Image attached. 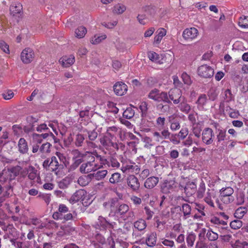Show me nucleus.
<instances>
[{
  "instance_id": "1",
  "label": "nucleus",
  "mask_w": 248,
  "mask_h": 248,
  "mask_svg": "<svg viewBox=\"0 0 248 248\" xmlns=\"http://www.w3.org/2000/svg\"><path fill=\"white\" fill-rule=\"evenodd\" d=\"M55 154L56 156L46 159L43 163V167L58 175L67 167V159L65 156L60 152H57Z\"/></svg>"
},
{
  "instance_id": "2",
  "label": "nucleus",
  "mask_w": 248,
  "mask_h": 248,
  "mask_svg": "<svg viewBox=\"0 0 248 248\" xmlns=\"http://www.w3.org/2000/svg\"><path fill=\"white\" fill-rule=\"evenodd\" d=\"M116 138L112 133L106 134L100 139V142L101 144L107 150H119L118 145L116 142Z\"/></svg>"
},
{
  "instance_id": "3",
  "label": "nucleus",
  "mask_w": 248,
  "mask_h": 248,
  "mask_svg": "<svg viewBox=\"0 0 248 248\" xmlns=\"http://www.w3.org/2000/svg\"><path fill=\"white\" fill-rule=\"evenodd\" d=\"M215 134L212 128H205L202 134V142L206 145H209L213 143L214 141Z\"/></svg>"
},
{
  "instance_id": "4",
  "label": "nucleus",
  "mask_w": 248,
  "mask_h": 248,
  "mask_svg": "<svg viewBox=\"0 0 248 248\" xmlns=\"http://www.w3.org/2000/svg\"><path fill=\"white\" fill-rule=\"evenodd\" d=\"M197 73L202 78H211L214 74V70L212 67L207 64H203L198 67Z\"/></svg>"
},
{
  "instance_id": "5",
  "label": "nucleus",
  "mask_w": 248,
  "mask_h": 248,
  "mask_svg": "<svg viewBox=\"0 0 248 248\" xmlns=\"http://www.w3.org/2000/svg\"><path fill=\"white\" fill-rule=\"evenodd\" d=\"M95 159L93 156H92L91 160L86 163H83L80 167V171L83 173H88L92 171H95L97 170V167L94 162Z\"/></svg>"
},
{
  "instance_id": "6",
  "label": "nucleus",
  "mask_w": 248,
  "mask_h": 248,
  "mask_svg": "<svg viewBox=\"0 0 248 248\" xmlns=\"http://www.w3.org/2000/svg\"><path fill=\"white\" fill-rule=\"evenodd\" d=\"M169 99L172 100L174 104H178L185 97L182 95L181 91L178 89L170 90L169 93Z\"/></svg>"
},
{
  "instance_id": "7",
  "label": "nucleus",
  "mask_w": 248,
  "mask_h": 248,
  "mask_svg": "<svg viewBox=\"0 0 248 248\" xmlns=\"http://www.w3.org/2000/svg\"><path fill=\"white\" fill-rule=\"evenodd\" d=\"M34 57V54L32 49L29 47L23 49L21 53V59L24 63H30Z\"/></svg>"
},
{
  "instance_id": "8",
  "label": "nucleus",
  "mask_w": 248,
  "mask_h": 248,
  "mask_svg": "<svg viewBox=\"0 0 248 248\" xmlns=\"http://www.w3.org/2000/svg\"><path fill=\"white\" fill-rule=\"evenodd\" d=\"M128 187L133 191L137 192L140 189V183L138 179L134 175H129L127 179Z\"/></svg>"
},
{
  "instance_id": "9",
  "label": "nucleus",
  "mask_w": 248,
  "mask_h": 248,
  "mask_svg": "<svg viewBox=\"0 0 248 248\" xmlns=\"http://www.w3.org/2000/svg\"><path fill=\"white\" fill-rule=\"evenodd\" d=\"M129 206L124 203L120 204L118 207L115 209L112 214L116 215L117 217L120 216L124 220H127V217H126V214L129 211Z\"/></svg>"
},
{
  "instance_id": "10",
  "label": "nucleus",
  "mask_w": 248,
  "mask_h": 248,
  "mask_svg": "<svg viewBox=\"0 0 248 248\" xmlns=\"http://www.w3.org/2000/svg\"><path fill=\"white\" fill-rule=\"evenodd\" d=\"M26 120L28 124L24 126L23 130L25 133H29L35 130L34 126L36 125L35 124L37 123L38 119L32 116H29L26 118Z\"/></svg>"
},
{
  "instance_id": "11",
  "label": "nucleus",
  "mask_w": 248,
  "mask_h": 248,
  "mask_svg": "<svg viewBox=\"0 0 248 248\" xmlns=\"http://www.w3.org/2000/svg\"><path fill=\"white\" fill-rule=\"evenodd\" d=\"M97 224L105 230L113 229L116 224V222L107 220L106 218L101 216L98 217Z\"/></svg>"
},
{
  "instance_id": "12",
  "label": "nucleus",
  "mask_w": 248,
  "mask_h": 248,
  "mask_svg": "<svg viewBox=\"0 0 248 248\" xmlns=\"http://www.w3.org/2000/svg\"><path fill=\"white\" fill-rule=\"evenodd\" d=\"M113 90L117 95H123L127 91V86L123 82H117L113 86Z\"/></svg>"
},
{
  "instance_id": "13",
  "label": "nucleus",
  "mask_w": 248,
  "mask_h": 248,
  "mask_svg": "<svg viewBox=\"0 0 248 248\" xmlns=\"http://www.w3.org/2000/svg\"><path fill=\"white\" fill-rule=\"evenodd\" d=\"M68 212V208L63 204H60L58 211L55 212L52 216L55 220H62V216Z\"/></svg>"
},
{
  "instance_id": "14",
  "label": "nucleus",
  "mask_w": 248,
  "mask_h": 248,
  "mask_svg": "<svg viewBox=\"0 0 248 248\" xmlns=\"http://www.w3.org/2000/svg\"><path fill=\"white\" fill-rule=\"evenodd\" d=\"M198 34V31L195 28L185 29L183 32V37L186 40L195 38Z\"/></svg>"
},
{
  "instance_id": "15",
  "label": "nucleus",
  "mask_w": 248,
  "mask_h": 248,
  "mask_svg": "<svg viewBox=\"0 0 248 248\" xmlns=\"http://www.w3.org/2000/svg\"><path fill=\"white\" fill-rule=\"evenodd\" d=\"M197 191V186L194 182H188L185 186V193L187 196H191Z\"/></svg>"
},
{
  "instance_id": "16",
  "label": "nucleus",
  "mask_w": 248,
  "mask_h": 248,
  "mask_svg": "<svg viewBox=\"0 0 248 248\" xmlns=\"http://www.w3.org/2000/svg\"><path fill=\"white\" fill-rule=\"evenodd\" d=\"M86 192L83 189L76 191L70 198L69 201L71 203H75L82 199L86 194Z\"/></svg>"
},
{
  "instance_id": "17",
  "label": "nucleus",
  "mask_w": 248,
  "mask_h": 248,
  "mask_svg": "<svg viewBox=\"0 0 248 248\" xmlns=\"http://www.w3.org/2000/svg\"><path fill=\"white\" fill-rule=\"evenodd\" d=\"M59 62L62 63L63 67H69L75 62V57L72 55L69 56H63L60 59Z\"/></svg>"
},
{
  "instance_id": "18",
  "label": "nucleus",
  "mask_w": 248,
  "mask_h": 248,
  "mask_svg": "<svg viewBox=\"0 0 248 248\" xmlns=\"http://www.w3.org/2000/svg\"><path fill=\"white\" fill-rule=\"evenodd\" d=\"M22 6L20 3L11 6L10 8V15L13 16L19 17L21 16Z\"/></svg>"
},
{
  "instance_id": "19",
  "label": "nucleus",
  "mask_w": 248,
  "mask_h": 248,
  "mask_svg": "<svg viewBox=\"0 0 248 248\" xmlns=\"http://www.w3.org/2000/svg\"><path fill=\"white\" fill-rule=\"evenodd\" d=\"M178 107L180 111L185 114H188L191 110V107L187 103V100L185 97L179 102Z\"/></svg>"
},
{
  "instance_id": "20",
  "label": "nucleus",
  "mask_w": 248,
  "mask_h": 248,
  "mask_svg": "<svg viewBox=\"0 0 248 248\" xmlns=\"http://www.w3.org/2000/svg\"><path fill=\"white\" fill-rule=\"evenodd\" d=\"M157 236L155 232L148 234L145 239L146 244L149 247H154L156 243Z\"/></svg>"
},
{
  "instance_id": "21",
  "label": "nucleus",
  "mask_w": 248,
  "mask_h": 248,
  "mask_svg": "<svg viewBox=\"0 0 248 248\" xmlns=\"http://www.w3.org/2000/svg\"><path fill=\"white\" fill-rule=\"evenodd\" d=\"M18 151L22 154H25L28 153L29 148L28 143L24 138H20L18 143Z\"/></svg>"
},
{
  "instance_id": "22",
  "label": "nucleus",
  "mask_w": 248,
  "mask_h": 248,
  "mask_svg": "<svg viewBox=\"0 0 248 248\" xmlns=\"http://www.w3.org/2000/svg\"><path fill=\"white\" fill-rule=\"evenodd\" d=\"M75 152L78 154V155L75 157H73L74 162L70 167L72 170L76 169L83 161V154L80 153L78 150L75 151Z\"/></svg>"
},
{
  "instance_id": "23",
  "label": "nucleus",
  "mask_w": 248,
  "mask_h": 248,
  "mask_svg": "<svg viewBox=\"0 0 248 248\" xmlns=\"http://www.w3.org/2000/svg\"><path fill=\"white\" fill-rule=\"evenodd\" d=\"M158 183V178L157 177L152 176L147 178L145 183L144 186L148 189L154 187Z\"/></svg>"
},
{
  "instance_id": "24",
  "label": "nucleus",
  "mask_w": 248,
  "mask_h": 248,
  "mask_svg": "<svg viewBox=\"0 0 248 248\" xmlns=\"http://www.w3.org/2000/svg\"><path fill=\"white\" fill-rule=\"evenodd\" d=\"M217 134L216 142L217 146L219 143L226 139V130L223 128H218L217 129Z\"/></svg>"
},
{
  "instance_id": "25",
  "label": "nucleus",
  "mask_w": 248,
  "mask_h": 248,
  "mask_svg": "<svg viewBox=\"0 0 248 248\" xmlns=\"http://www.w3.org/2000/svg\"><path fill=\"white\" fill-rule=\"evenodd\" d=\"M157 98V102L163 101L168 104H172L171 101L169 99V94H168L167 92H162L160 93L159 92Z\"/></svg>"
},
{
  "instance_id": "26",
  "label": "nucleus",
  "mask_w": 248,
  "mask_h": 248,
  "mask_svg": "<svg viewBox=\"0 0 248 248\" xmlns=\"http://www.w3.org/2000/svg\"><path fill=\"white\" fill-rule=\"evenodd\" d=\"M219 91L215 87L210 88L207 93L209 99L211 101L215 100L218 95Z\"/></svg>"
},
{
  "instance_id": "27",
  "label": "nucleus",
  "mask_w": 248,
  "mask_h": 248,
  "mask_svg": "<svg viewBox=\"0 0 248 248\" xmlns=\"http://www.w3.org/2000/svg\"><path fill=\"white\" fill-rule=\"evenodd\" d=\"M60 228L62 231V232L67 235L71 234L75 231V228L69 224L61 225Z\"/></svg>"
},
{
  "instance_id": "28",
  "label": "nucleus",
  "mask_w": 248,
  "mask_h": 248,
  "mask_svg": "<svg viewBox=\"0 0 248 248\" xmlns=\"http://www.w3.org/2000/svg\"><path fill=\"white\" fill-rule=\"evenodd\" d=\"M157 32V35L154 38V43L156 44H159L163 37L166 34V31L163 28L159 29Z\"/></svg>"
},
{
  "instance_id": "29",
  "label": "nucleus",
  "mask_w": 248,
  "mask_h": 248,
  "mask_svg": "<svg viewBox=\"0 0 248 248\" xmlns=\"http://www.w3.org/2000/svg\"><path fill=\"white\" fill-rule=\"evenodd\" d=\"M247 211L248 209L246 207H240L235 210L234 214V217L238 219H241L246 214Z\"/></svg>"
},
{
  "instance_id": "30",
  "label": "nucleus",
  "mask_w": 248,
  "mask_h": 248,
  "mask_svg": "<svg viewBox=\"0 0 248 248\" xmlns=\"http://www.w3.org/2000/svg\"><path fill=\"white\" fill-rule=\"evenodd\" d=\"M71 182L70 178L66 177L58 183V186L61 189H65L68 187Z\"/></svg>"
},
{
  "instance_id": "31",
  "label": "nucleus",
  "mask_w": 248,
  "mask_h": 248,
  "mask_svg": "<svg viewBox=\"0 0 248 248\" xmlns=\"http://www.w3.org/2000/svg\"><path fill=\"white\" fill-rule=\"evenodd\" d=\"M122 180L121 174L118 172H115L111 174L109 181L111 184H115L121 182Z\"/></svg>"
},
{
  "instance_id": "32",
  "label": "nucleus",
  "mask_w": 248,
  "mask_h": 248,
  "mask_svg": "<svg viewBox=\"0 0 248 248\" xmlns=\"http://www.w3.org/2000/svg\"><path fill=\"white\" fill-rule=\"evenodd\" d=\"M181 209L185 218L188 217L191 214V206L187 203H184L182 204Z\"/></svg>"
},
{
  "instance_id": "33",
  "label": "nucleus",
  "mask_w": 248,
  "mask_h": 248,
  "mask_svg": "<svg viewBox=\"0 0 248 248\" xmlns=\"http://www.w3.org/2000/svg\"><path fill=\"white\" fill-rule=\"evenodd\" d=\"M120 205L119 200L117 198L111 199L110 201V212L109 216L110 217L111 215L113 214L114 211Z\"/></svg>"
},
{
  "instance_id": "34",
  "label": "nucleus",
  "mask_w": 248,
  "mask_h": 248,
  "mask_svg": "<svg viewBox=\"0 0 248 248\" xmlns=\"http://www.w3.org/2000/svg\"><path fill=\"white\" fill-rule=\"evenodd\" d=\"M22 168L18 165L12 168L10 170V172L11 174H10V178L9 179V181H11L13 179V178H11L12 177V174H13L14 178H15V177L18 176Z\"/></svg>"
},
{
  "instance_id": "35",
  "label": "nucleus",
  "mask_w": 248,
  "mask_h": 248,
  "mask_svg": "<svg viewBox=\"0 0 248 248\" xmlns=\"http://www.w3.org/2000/svg\"><path fill=\"white\" fill-rule=\"evenodd\" d=\"M87 32L86 28L83 26L79 27L75 30L76 36L78 38H83Z\"/></svg>"
},
{
  "instance_id": "36",
  "label": "nucleus",
  "mask_w": 248,
  "mask_h": 248,
  "mask_svg": "<svg viewBox=\"0 0 248 248\" xmlns=\"http://www.w3.org/2000/svg\"><path fill=\"white\" fill-rule=\"evenodd\" d=\"M134 226L135 228L137 229L139 231H142L146 227V221L143 219H140L135 222Z\"/></svg>"
},
{
  "instance_id": "37",
  "label": "nucleus",
  "mask_w": 248,
  "mask_h": 248,
  "mask_svg": "<svg viewBox=\"0 0 248 248\" xmlns=\"http://www.w3.org/2000/svg\"><path fill=\"white\" fill-rule=\"evenodd\" d=\"M135 114L134 110L132 108L129 107L127 108L123 112V116L124 118L130 119L132 118Z\"/></svg>"
},
{
  "instance_id": "38",
  "label": "nucleus",
  "mask_w": 248,
  "mask_h": 248,
  "mask_svg": "<svg viewBox=\"0 0 248 248\" xmlns=\"http://www.w3.org/2000/svg\"><path fill=\"white\" fill-rule=\"evenodd\" d=\"M226 111L228 112L229 116L232 118H237L239 115L238 110L232 108L230 106L226 107Z\"/></svg>"
},
{
  "instance_id": "39",
  "label": "nucleus",
  "mask_w": 248,
  "mask_h": 248,
  "mask_svg": "<svg viewBox=\"0 0 248 248\" xmlns=\"http://www.w3.org/2000/svg\"><path fill=\"white\" fill-rule=\"evenodd\" d=\"M108 173L107 170H98L96 173H93V176L97 180H100L104 179Z\"/></svg>"
},
{
  "instance_id": "40",
  "label": "nucleus",
  "mask_w": 248,
  "mask_h": 248,
  "mask_svg": "<svg viewBox=\"0 0 248 248\" xmlns=\"http://www.w3.org/2000/svg\"><path fill=\"white\" fill-rule=\"evenodd\" d=\"M108 166L113 168H118L120 166V163L117 159L113 156H111L108 158Z\"/></svg>"
},
{
  "instance_id": "41",
  "label": "nucleus",
  "mask_w": 248,
  "mask_h": 248,
  "mask_svg": "<svg viewBox=\"0 0 248 248\" xmlns=\"http://www.w3.org/2000/svg\"><path fill=\"white\" fill-rule=\"evenodd\" d=\"M206 236L208 239L211 241H214L217 240L218 238V234L214 232L211 229L208 230Z\"/></svg>"
},
{
  "instance_id": "42",
  "label": "nucleus",
  "mask_w": 248,
  "mask_h": 248,
  "mask_svg": "<svg viewBox=\"0 0 248 248\" xmlns=\"http://www.w3.org/2000/svg\"><path fill=\"white\" fill-rule=\"evenodd\" d=\"M224 99L226 102H230L234 100V95L232 93L230 89H226L224 93Z\"/></svg>"
},
{
  "instance_id": "43",
  "label": "nucleus",
  "mask_w": 248,
  "mask_h": 248,
  "mask_svg": "<svg viewBox=\"0 0 248 248\" xmlns=\"http://www.w3.org/2000/svg\"><path fill=\"white\" fill-rule=\"evenodd\" d=\"M233 189L231 187H227L226 188H222L220 190V194L229 197L232 196V194L233 193Z\"/></svg>"
},
{
  "instance_id": "44",
  "label": "nucleus",
  "mask_w": 248,
  "mask_h": 248,
  "mask_svg": "<svg viewBox=\"0 0 248 248\" xmlns=\"http://www.w3.org/2000/svg\"><path fill=\"white\" fill-rule=\"evenodd\" d=\"M243 223L242 221L239 219H235L230 223V227L232 229L237 230L240 228L242 226Z\"/></svg>"
},
{
  "instance_id": "45",
  "label": "nucleus",
  "mask_w": 248,
  "mask_h": 248,
  "mask_svg": "<svg viewBox=\"0 0 248 248\" xmlns=\"http://www.w3.org/2000/svg\"><path fill=\"white\" fill-rule=\"evenodd\" d=\"M207 99L206 94H202L199 96L198 99L196 103L198 106L203 107L205 105Z\"/></svg>"
},
{
  "instance_id": "46",
  "label": "nucleus",
  "mask_w": 248,
  "mask_h": 248,
  "mask_svg": "<svg viewBox=\"0 0 248 248\" xmlns=\"http://www.w3.org/2000/svg\"><path fill=\"white\" fill-rule=\"evenodd\" d=\"M220 200L225 204H229L231 202H232L234 200V198L233 196H225L223 195H219Z\"/></svg>"
},
{
  "instance_id": "47",
  "label": "nucleus",
  "mask_w": 248,
  "mask_h": 248,
  "mask_svg": "<svg viewBox=\"0 0 248 248\" xmlns=\"http://www.w3.org/2000/svg\"><path fill=\"white\" fill-rule=\"evenodd\" d=\"M181 211V207L180 206H176L174 207L171 208L170 213L172 217H176L177 215H178V217H180Z\"/></svg>"
},
{
  "instance_id": "48",
  "label": "nucleus",
  "mask_w": 248,
  "mask_h": 248,
  "mask_svg": "<svg viewBox=\"0 0 248 248\" xmlns=\"http://www.w3.org/2000/svg\"><path fill=\"white\" fill-rule=\"evenodd\" d=\"M210 222L214 224H216L218 225H222L223 226H225L227 225V224L226 221L223 220H221L219 219V217H212L210 220Z\"/></svg>"
},
{
  "instance_id": "49",
  "label": "nucleus",
  "mask_w": 248,
  "mask_h": 248,
  "mask_svg": "<svg viewBox=\"0 0 248 248\" xmlns=\"http://www.w3.org/2000/svg\"><path fill=\"white\" fill-rule=\"evenodd\" d=\"M84 136L81 134H78L76 135L75 140V144L77 147H80L82 145L83 141H84Z\"/></svg>"
},
{
  "instance_id": "50",
  "label": "nucleus",
  "mask_w": 248,
  "mask_h": 248,
  "mask_svg": "<svg viewBox=\"0 0 248 248\" xmlns=\"http://www.w3.org/2000/svg\"><path fill=\"white\" fill-rule=\"evenodd\" d=\"M238 24L243 28H248V16H243L241 17Z\"/></svg>"
},
{
  "instance_id": "51",
  "label": "nucleus",
  "mask_w": 248,
  "mask_h": 248,
  "mask_svg": "<svg viewBox=\"0 0 248 248\" xmlns=\"http://www.w3.org/2000/svg\"><path fill=\"white\" fill-rule=\"evenodd\" d=\"M126 167H127L128 172H134L136 174L140 172V169L137 165L126 164Z\"/></svg>"
},
{
  "instance_id": "52",
  "label": "nucleus",
  "mask_w": 248,
  "mask_h": 248,
  "mask_svg": "<svg viewBox=\"0 0 248 248\" xmlns=\"http://www.w3.org/2000/svg\"><path fill=\"white\" fill-rule=\"evenodd\" d=\"M51 146V144L49 142L43 144L40 147L39 150L41 153H48L50 152V148Z\"/></svg>"
},
{
  "instance_id": "53",
  "label": "nucleus",
  "mask_w": 248,
  "mask_h": 248,
  "mask_svg": "<svg viewBox=\"0 0 248 248\" xmlns=\"http://www.w3.org/2000/svg\"><path fill=\"white\" fill-rule=\"evenodd\" d=\"M159 91L157 89H154L151 90L149 93L148 96L149 98L156 101L157 100V96L158 95Z\"/></svg>"
},
{
  "instance_id": "54",
  "label": "nucleus",
  "mask_w": 248,
  "mask_h": 248,
  "mask_svg": "<svg viewBox=\"0 0 248 248\" xmlns=\"http://www.w3.org/2000/svg\"><path fill=\"white\" fill-rule=\"evenodd\" d=\"M106 38V35L105 34L101 35H95L92 40L91 42L93 44H97Z\"/></svg>"
},
{
  "instance_id": "55",
  "label": "nucleus",
  "mask_w": 248,
  "mask_h": 248,
  "mask_svg": "<svg viewBox=\"0 0 248 248\" xmlns=\"http://www.w3.org/2000/svg\"><path fill=\"white\" fill-rule=\"evenodd\" d=\"M245 194L243 192H239L236 197V203L237 205H242L245 202Z\"/></svg>"
},
{
  "instance_id": "56",
  "label": "nucleus",
  "mask_w": 248,
  "mask_h": 248,
  "mask_svg": "<svg viewBox=\"0 0 248 248\" xmlns=\"http://www.w3.org/2000/svg\"><path fill=\"white\" fill-rule=\"evenodd\" d=\"M205 184L203 181H202L199 186V187L198 188L197 193L198 196L199 198H202L203 196V194L205 192Z\"/></svg>"
},
{
  "instance_id": "57",
  "label": "nucleus",
  "mask_w": 248,
  "mask_h": 248,
  "mask_svg": "<svg viewBox=\"0 0 248 248\" xmlns=\"http://www.w3.org/2000/svg\"><path fill=\"white\" fill-rule=\"evenodd\" d=\"M195 238L196 235L194 233H190L188 234L186 239L188 246L192 247L194 244Z\"/></svg>"
},
{
  "instance_id": "58",
  "label": "nucleus",
  "mask_w": 248,
  "mask_h": 248,
  "mask_svg": "<svg viewBox=\"0 0 248 248\" xmlns=\"http://www.w3.org/2000/svg\"><path fill=\"white\" fill-rule=\"evenodd\" d=\"M144 11L147 15L153 16L155 13V7L153 6H146L144 7Z\"/></svg>"
},
{
  "instance_id": "59",
  "label": "nucleus",
  "mask_w": 248,
  "mask_h": 248,
  "mask_svg": "<svg viewBox=\"0 0 248 248\" xmlns=\"http://www.w3.org/2000/svg\"><path fill=\"white\" fill-rule=\"evenodd\" d=\"M181 78H182L183 81L185 84L190 85L191 84L192 81H191L190 77L186 73L184 72L182 74Z\"/></svg>"
},
{
  "instance_id": "60",
  "label": "nucleus",
  "mask_w": 248,
  "mask_h": 248,
  "mask_svg": "<svg viewBox=\"0 0 248 248\" xmlns=\"http://www.w3.org/2000/svg\"><path fill=\"white\" fill-rule=\"evenodd\" d=\"M88 139L91 141H94L97 137L98 133L95 129L87 131Z\"/></svg>"
},
{
  "instance_id": "61",
  "label": "nucleus",
  "mask_w": 248,
  "mask_h": 248,
  "mask_svg": "<svg viewBox=\"0 0 248 248\" xmlns=\"http://www.w3.org/2000/svg\"><path fill=\"white\" fill-rule=\"evenodd\" d=\"M148 58L153 62H157L159 59L158 54L154 52H150L148 53Z\"/></svg>"
},
{
  "instance_id": "62",
  "label": "nucleus",
  "mask_w": 248,
  "mask_h": 248,
  "mask_svg": "<svg viewBox=\"0 0 248 248\" xmlns=\"http://www.w3.org/2000/svg\"><path fill=\"white\" fill-rule=\"evenodd\" d=\"M148 104L146 102H142L140 105L139 108L141 110L142 116L146 115L148 110Z\"/></svg>"
},
{
  "instance_id": "63",
  "label": "nucleus",
  "mask_w": 248,
  "mask_h": 248,
  "mask_svg": "<svg viewBox=\"0 0 248 248\" xmlns=\"http://www.w3.org/2000/svg\"><path fill=\"white\" fill-rule=\"evenodd\" d=\"M126 8L124 5L118 4L114 7V12L118 14H122L125 10Z\"/></svg>"
},
{
  "instance_id": "64",
  "label": "nucleus",
  "mask_w": 248,
  "mask_h": 248,
  "mask_svg": "<svg viewBox=\"0 0 248 248\" xmlns=\"http://www.w3.org/2000/svg\"><path fill=\"white\" fill-rule=\"evenodd\" d=\"M188 134V130L187 128H183L178 134L179 138L181 139H184Z\"/></svg>"
}]
</instances>
